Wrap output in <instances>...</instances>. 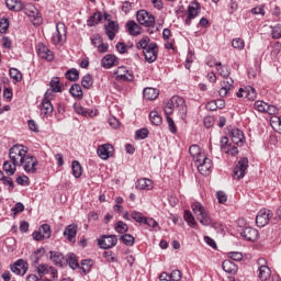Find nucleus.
<instances>
[{
	"mask_svg": "<svg viewBox=\"0 0 281 281\" xmlns=\"http://www.w3.org/2000/svg\"><path fill=\"white\" fill-rule=\"evenodd\" d=\"M175 111L180 120L188 117V105H186V100L179 95H173L164 108L165 115H172Z\"/></svg>",
	"mask_w": 281,
	"mask_h": 281,
	"instance_id": "1",
	"label": "nucleus"
},
{
	"mask_svg": "<svg viewBox=\"0 0 281 281\" xmlns=\"http://www.w3.org/2000/svg\"><path fill=\"white\" fill-rule=\"evenodd\" d=\"M136 47L137 49H143V54L147 63H155V60H157V56L159 54V46L155 42L150 43V37H143L136 44Z\"/></svg>",
	"mask_w": 281,
	"mask_h": 281,
	"instance_id": "2",
	"label": "nucleus"
},
{
	"mask_svg": "<svg viewBox=\"0 0 281 281\" xmlns=\"http://www.w3.org/2000/svg\"><path fill=\"white\" fill-rule=\"evenodd\" d=\"M29 156L27 154V147L23 145H13L9 149V158L11 159L12 164L14 166H18L21 168L23 166V161H25V158Z\"/></svg>",
	"mask_w": 281,
	"mask_h": 281,
	"instance_id": "3",
	"label": "nucleus"
},
{
	"mask_svg": "<svg viewBox=\"0 0 281 281\" xmlns=\"http://www.w3.org/2000/svg\"><path fill=\"white\" fill-rule=\"evenodd\" d=\"M22 10L33 25H41L43 23V16L41 15L38 9H36L34 4L26 3L25 5H23Z\"/></svg>",
	"mask_w": 281,
	"mask_h": 281,
	"instance_id": "4",
	"label": "nucleus"
},
{
	"mask_svg": "<svg viewBox=\"0 0 281 281\" xmlns=\"http://www.w3.org/2000/svg\"><path fill=\"white\" fill-rule=\"evenodd\" d=\"M53 45H65L67 41V26L63 22L56 24V30L50 38Z\"/></svg>",
	"mask_w": 281,
	"mask_h": 281,
	"instance_id": "5",
	"label": "nucleus"
},
{
	"mask_svg": "<svg viewBox=\"0 0 281 281\" xmlns=\"http://www.w3.org/2000/svg\"><path fill=\"white\" fill-rule=\"evenodd\" d=\"M52 100H54V94L52 91H46L42 103L40 104L42 117H47V115H52L54 113V105L52 104Z\"/></svg>",
	"mask_w": 281,
	"mask_h": 281,
	"instance_id": "6",
	"label": "nucleus"
},
{
	"mask_svg": "<svg viewBox=\"0 0 281 281\" xmlns=\"http://www.w3.org/2000/svg\"><path fill=\"white\" fill-rule=\"evenodd\" d=\"M136 20L138 21L139 25H144V27H155L156 25L155 15L146 10L137 11Z\"/></svg>",
	"mask_w": 281,
	"mask_h": 281,
	"instance_id": "7",
	"label": "nucleus"
},
{
	"mask_svg": "<svg viewBox=\"0 0 281 281\" xmlns=\"http://www.w3.org/2000/svg\"><path fill=\"white\" fill-rule=\"evenodd\" d=\"M116 80L121 82H133L135 80V75L133 70L128 69L126 66H121L114 72Z\"/></svg>",
	"mask_w": 281,
	"mask_h": 281,
	"instance_id": "8",
	"label": "nucleus"
},
{
	"mask_svg": "<svg viewBox=\"0 0 281 281\" xmlns=\"http://www.w3.org/2000/svg\"><path fill=\"white\" fill-rule=\"evenodd\" d=\"M249 168V159L243 157L237 161V165L234 168V179H243L247 175V169Z\"/></svg>",
	"mask_w": 281,
	"mask_h": 281,
	"instance_id": "9",
	"label": "nucleus"
},
{
	"mask_svg": "<svg viewBox=\"0 0 281 281\" xmlns=\"http://www.w3.org/2000/svg\"><path fill=\"white\" fill-rule=\"evenodd\" d=\"M32 237L33 240H36L37 243L52 238V226H49V224L41 225L38 231L33 232Z\"/></svg>",
	"mask_w": 281,
	"mask_h": 281,
	"instance_id": "10",
	"label": "nucleus"
},
{
	"mask_svg": "<svg viewBox=\"0 0 281 281\" xmlns=\"http://www.w3.org/2000/svg\"><path fill=\"white\" fill-rule=\"evenodd\" d=\"M22 166L26 175H36V166H38V159L29 154V156L24 158Z\"/></svg>",
	"mask_w": 281,
	"mask_h": 281,
	"instance_id": "11",
	"label": "nucleus"
},
{
	"mask_svg": "<svg viewBox=\"0 0 281 281\" xmlns=\"http://www.w3.org/2000/svg\"><path fill=\"white\" fill-rule=\"evenodd\" d=\"M117 245V236L115 235H102L98 239V246L100 249H113Z\"/></svg>",
	"mask_w": 281,
	"mask_h": 281,
	"instance_id": "12",
	"label": "nucleus"
},
{
	"mask_svg": "<svg viewBox=\"0 0 281 281\" xmlns=\"http://www.w3.org/2000/svg\"><path fill=\"white\" fill-rule=\"evenodd\" d=\"M195 166L200 175H203L204 177H207V175L212 172V159L207 158L206 156L200 158L199 161L195 162Z\"/></svg>",
	"mask_w": 281,
	"mask_h": 281,
	"instance_id": "13",
	"label": "nucleus"
},
{
	"mask_svg": "<svg viewBox=\"0 0 281 281\" xmlns=\"http://www.w3.org/2000/svg\"><path fill=\"white\" fill-rule=\"evenodd\" d=\"M257 265L259 266L258 271H259V280L261 281H267L271 278V269L269 266H267V260L265 258H259L257 260Z\"/></svg>",
	"mask_w": 281,
	"mask_h": 281,
	"instance_id": "14",
	"label": "nucleus"
},
{
	"mask_svg": "<svg viewBox=\"0 0 281 281\" xmlns=\"http://www.w3.org/2000/svg\"><path fill=\"white\" fill-rule=\"evenodd\" d=\"M200 12H201V4H199V2H192L188 7L186 25H192V20L196 19Z\"/></svg>",
	"mask_w": 281,
	"mask_h": 281,
	"instance_id": "15",
	"label": "nucleus"
},
{
	"mask_svg": "<svg viewBox=\"0 0 281 281\" xmlns=\"http://www.w3.org/2000/svg\"><path fill=\"white\" fill-rule=\"evenodd\" d=\"M114 150L115 149L113 148V145L106 143L98 147L97 154H98V157H100V159H103V161H106V159H111V157H113Z\"/></svg>",
	"mask_w": 281,
	"mask_h": 281,
	"instance_id": "16",
	"label": "nucleus"
},
{
	"mask_svg": "<svg viewBox=\"0 0 281 281\" xmlns=\"http://www.w3.org/2000/svg\"><path fill=\"white\" fill-rule=\"evenodd\" d=\"M237 98H247L250 102H254L256 98H258V93L256 92V89L251 86H247L245 88H239L238 92L236 93Z\"/></svg>",
	"mask_w": 281,
	"mask_h": 281,
	"instance_id": "17",
	"label": "nucleus"
},
{
	"mask_svg": "<svg viewBox=\"0 0 281 281\" xmlns=\"http://www.w3.org/2000/svg\"><path fill=\"white\" fill-rule=\"evenodd\" d=\"M271 218V211L267 209H262L258 212L256 216V223L258 227H265L269 225V221Z\"/></svg>",
	"mask_w": 281,
	"mask_h": 281,
	"instance_id": "18",
	"label": "nucleus"
},
{
	"mask_svg": "<svg viewBox=\"0 0 281 281\" xmlns=\"http://www.w3.org/2000/svg\"><path fill=\"white\" fill-rule=\"evenodd\" d=\"M37 55L40 58H42L43 60H47L48 63H52V60H54V52H52V49H49V47H47L43 43H40L37 45Z\"/></svg>",
	"mask_w": 281,
	"mask_h": 281,
	"instance_id": "19",
	"label": "nucleus"
},
{
	"mask_svg": "<svg viewBox=\"0 0 281 281\" xmlns=\"http://www.w3.org/2000/svg\"><path fill=\"white\" fill-rule=\"evenodd\" d=\"M10 269L15 276H25V273H27V263L25 260L19 259L10 266Z\"/></svg>",
	"mask_w": 281,
	"mask_h": 281,
	"instance_id": "20",
	"label": "nucleus"
},
{
	"mask_svg": "<svg viewBox=\"0 0 281 281\" xmlns=\"http://www.w3.org/2000/svg\"><path fill=\"white\" fill-rule=\"evenodd\" d=\"M64 236L68 243H76V236H78V224H69L66 226Z\"/></svg>",
	"mask_w": 281,
	"mask_h": 281,
	"instance_id": "21",
	"label": "nucleus"
},
{
	"mask_svg": "<svg viewBox=\"0 0 281 281\" xmlns=\"http://www.w3.org/2000/svg\"><path fill=\"white\" fill-rule=\"evenodd\" d=\"M232 89H234V79L226 78L222 81V88L218 91L220 98H227Z\"/></svg>",
	"mask_w": 281,
	"mask_h": 281,
	"instance_id": "22",
	"label": "nucleus"
},
{
	"mask_svg": "<svg viewBox=\"0 0 281 281\" xmlns=\"http://www.w3.org/2000/svg\"><path fill=\"white\" fill-rule=\"evenodd\" d=\"M50 260L56 267H67V257L63 252L49 251Z\"/></svg>",
	"mask_w": 281,
	"mask_h": 281,
	"instance_id": "23",
	"label": "nucleus"
},
{
	"mask_svg": "<svg viewBox=\"0 0 281 281\" xmlns=\"http://www.w3.org/2000/svg\"><path fill=\"white\" fill-rule=\"evenodd\" d=\"M231 139L235 146H243L245 142V134L238 128L231 130Z\"/></svg>",
	"mask_w": 281,
	"mask_h": 281,
	"instance_id": "24",
	"label": "nucleus"
},
{
	"mask_svg": "<svg viewBox=\"0 0 281 281\" xmlns=\"http://www.w3.org/2000/svg\"><path fill=\"white\" fill-rule=\"evenodd\" d=\"M240 234L243 238H245V240H249L251 243H254V240H258V236H259L258 229L254 227H245Z\"/></svg>",
	"mask_w": 281,
	"mask_h": 281,
	"instance_id": "25",
	"label": "nucleus"
},
{
	"mask_svg": "<svg viewBox=\"0 0 281 281\" xmlns=\"http://www.w3.org/2000/svg\"><path fill=\"white\" fill-rule=\"evenodd\" d=\"M120 30V25L115 21H110L108 25H105V34L110 41H113L115 38V35L117 34Z\"/></svg>",
	"mask_w": 281,
	"mask_h": 281,
	"instance_id": "26",
	"label": "nucleus"
},
{
	"mask_svg": "<svg viewBox=\"0 0 281 281\" xmlns=\"http://www.w3.org/2000/svg\"><path fill=\"white\" fill-rule=\"evenodd\" d=\"M74 111L78 115H82L83 117H95V115H97L95 111H93L92 109L86 110L85 108H82V105H80V103L74 104Z\"/></svg>",
	"mask_w": 281,
	"mask_h": 281,
	"instance_id": "27",
	"label": "nucleus"
},
{
	"mask_svg": "<svg viewBox=\"0 0 281 281\" xmlns=\"http://www.w3.org/2000/svg\"><path fill=\"white\" fill-rule=\"evenodd\" d=\"M116 63L117 57L115 55L108 54L101 59V67L104 69H112V67H115Z\"/></svg>",
	"mask_w": 281,
	"mask_h": 281,
	"instance_id": "28",
	"label": "nucleus"
},
{
	"mask_svg": "<svg viewBox=\"0 0 281 281\" xmlns=\"http://www.w3.org/2000/svg\"><path fill=\"white\" fill-rule=\"evenodd\" d=\"M189 155L192 157L194 164H196V161L205 157V154L201 151V147L195 144L189 147Z\"/></svg>",
	"mask_w": 281,
	"mask_h": 281,
	"instance_id": "29",
	"label": "nucleus"
},
{
	"mask_svg": "<svg viewBox=\"0 0 281 281\" xmlns=\"http://www.w3.org/2000/svg\"><path fill=\"white\" fill-rule=\"evenodd\" d=\"M222 269L225 273H229L231 276H236L238 272V266L229 259L223 261Z\"/></svg>",
	"mask_w": 281,
	"mask_h": 281,
	"instance_id": "30",
	"label": "nucleus"
},
{
	"mask_svg": "<svg viewBox=\"0 0 281 281\" xmlns=\"http://www.w3.org/2000/svg\"><path fill=\"white\" fill-rule=\"evenodd\" d=\"M5 4L11 12H21L23 10V2L21 0H5Z\"/></svg>",
	"mask_w": 281,
	"mask_h": 281,
	"instance_id": "31",
	"label": "nucleus"
},
{
	"mask_svg": "<svg viewBox=\"0 0 281 281\" xmlns=\"http://www.w3.org/2000/svg\"><path fill=\"white\" fill-rule=\"evenodd\" d=\"M183 218L189 227H192V229H199V224L196 223V220H194V215H192L190 210L184 211Z\"/></svg>",
	"mask_w": 281,
	"mask_h": 281,
	"instance_id": "32",
	"label": "nucleus"
},
{
	"mask_svg": "<svg viewBox=\"0 0 281 281\" xmlns=\"http://www.w3.org/2000/svg\"><path fill=\"white\" fill-rule=\"evenodd\" d=\"M136 190H153V180L140 178L136 182Z\"/></svg>",
	"mask_w": 281,
	"mask_h": 281,
	"instance_id": "33",
	"label": "nucleus"
},
{
	"mask_svg": "<svg viewBox=\"0 0 281 281\" xmlns=\"http://www.w3.org/2000/svg\"><path fill=\"white\" fill-rule=\"evenodd\" d=\"M143 98L145 100H157V98H159V90L155 88H145L143 90Z\"/></svg>",
	"mask_w": 281,
	"mask_h": 281,
	"instance_id": "34",
	"label": "nucleus"
},
{
	"mask_svg": "<svg viewBox=\"0 0 281 281\" xmlns=\"http://www.w3.org/2000/svg\"><path fill=\"white\" fill-rule=\"evenodd\" d=\"M126 27L132 36H139V34H142V26L135 21H128Z\"/></svg>",
	"mask_w": 281,
	"mask_h": 281,
	"instance_id": "35",
	"label": "nucleus"
},
{
	"mask_svg": "<svg viewBox=\"0 0 281 281\" xmlns=\"http://www.w3.org/2000/svg\"><path fill=\"white\" fill-rule=\"evenodd\" d=\"M66 260H67V265H69L72 271H76V269H80V263H78V257L76 256V254L70 252L66 255Z\"/></svg>",
	"mask_w": 281,
	"mask_h": 281,
	"instance_id": "36",
	"label": "nucleus"
},
{
	"mask_svg": "<svg viewBox=\"0 0 281 281\" xmlns=\"http://www.w3.org/2000/svg\"><path fill=\"white\" fill-rule=\"evenodd\" d=\"M69 93L72 95V98H76V100H82L83 98L82 88L78 83H74L70 87Z\"/></svg>",
	"mask_w": 281,
	"mask_h": 281,
	"instance_id": "37",
	"label": "nucleus"
},
{
	"mask_svg": "<svg viewBox=\"0 0 281 281\" xmlns=\"http://www.w3.org/2000/svg\"><path fill=\"white\" fill-rule=\"evenodd\" d=\"M49 87L52 94L54 95V93H60L63 91V89L60 88V78L58 77H53L50 82H49Z\"/></svg>",
	"mask_w": 281,
	"mask_h": 281,
	"instance_id": "38",
	"label": "nucleus"
},
{
	"mask_svg": "<svg viewBox=\"0 0 281 281\" xmlns=\"http://www.w3.org/2000/svg\"><path fill=\"white\" fill-rule=\"evenodd\" d=\"M45 256V248H40L35 250L31 256H30V261L32 265H38L41 262V258Z\"/></svg>",
	"mask_w": 281,
	"mask_h": 281,
	"instance_id": "39",
	"label": "nucleus"
},
{
	"mask_svg": "<svg viewBox=\"0 0 281 281\" xmlns=\"http://www.w3.org/2000/svg\"><path fill=\"white\" fill-rule=\"evenodd\" d=\"M71 170L75 179H80L82 177V166L80 165V161L74 160L71 162Z\"/></svg>",
	"mask_w": 281,
	"mask_h": 281,
	"instance_id": "40",
	"label": "nucleus"
},
{
	"mask_svg": "<svg viewBox=\"0 0 281 281\" xmlns=\"http://www.w3.org/2000/svg\"><path fill=\"white\" fill-rule=\"evenodd\" d=\"M16 167H19V165H14L12 160H7L3 162V170L9 177H12V175L16 172Z\"/></svg>",
	"mask_w": 281,
	"mask_h": 281,
	"instance_id": "41",
	"label": "nucleus"
},
{
	"mask_svg": "<svg viewBox=\"0 0 281 281\" xmlns=\"http://www.w3.org/2000/svg\"><path fill=\"white\" fill-rule=\"evenodd\" d=\"M191 210L196 217L207 212L205 206H203L201 202H193L191 205Z\"/></svg>",
	"mask_w": 281,
	"mask_h": 281,
	"instance_id": "42",
	"label": "nucleus"
},
{
	"mask_svg": "<svg viewBox=\"0 0 281 281\" xmlns=\"http://www.w3.org/2000/svg\"><path fill=\"white\" fill-rule=\"evenodd\" d=\"M198 221L204 227H210V225H212V217H210L209 211H206L205 213H202V215H198Z\"/></svg>",
	"mask_w": 281,
	"mask_h": 281,
	"instance_id": "43",
	"label": "nucleus"
},
{
	"mask_svg": "<svg viewBox=\"0 0 281 281\" xmlns=\"http://www.w3.org/2000/svg\"><path fill=\"white\" fill-rule=\"evenodd\" d=\"M66 79L69 80L70 82H76V80L80 79V71L78 69L72 68L70 70H67L66 74Z\"/></svg>",
	"mask_w": 281,
	"mask_h": 281,
	"instance_id": "44",
	"label": "nucleus"
},
{
	"mask_svg": "<svg viewBox=\"0 0 281 281\" xmlns=\"http://www.w3.org/2000/svg\"><path fill=\"white\" fill-rule=\"evenodd\" d=\"M270 125L272 126L273 131H276V133L281 135V116H271Z\"/></svg>",
	"mask_w": 281,
	"mask_h": 281,
	"instance_id": "45",
	"label": "nucleus"
},
{
	"mask_svg": "<svg viewBox=\"0 0 281 281\" xmlns=\"http://www.w3.org/2000/svg\"><path fill=\"white\" fill-rule=\"evenodd\" d=\"M215 66L217 67V72L224 80L229 78V66H223L221 63H216Z\"/></svg>",
	"mask_w": 281,
	"mask_h": 281,
	"instance_id": "46",
	"label": "nucleus"
},
{
	"mask_svg": "<svg viewBox=\"0 0 281 281\" xmlns=\"http://www.w3.org/2000/svg\"><path fill=\"white\" fill-rule=\"evenodd\" d=\"M102 22V13L97 12L87 21L89 27H93V25H98V23Z\"/></svg>",
	"mask_w": 281,
	"mask_h": 281,
	"instance_id": "47",
	"label": "nucleus"
},
{
	"mask_svg": "<svg viewBox=\"0 0 281 281\" xmlns=\"http://www.w3.org/2000/svg\"><path fill=\"white\" fill-rule=\"evenodd\" d=\"M81 86L83 89H91L93 87V77L90 74H87L81 79Z\"/></svg>",
	"mask_w": 281,
	"mask_h": 281,
	"instance_id": "48",
	"label": "nucleus"
},
{
	"mask_svg": "<svg viewBox=\"0 0 281 281\" xmlns=\"http://www.w3.org/2000/svg\"><path fill=\"white\" fill-rule=\"evenodd\" d=\"M91 267H93V260L91 259H83L81 260V271L82 273H85V276H87V273H89V271H91Z\"/></svg>",
	"mask_w": 281,
	"mask_h": 281,
	"instance_id": "49",
	"label": "nucleus"
},
{
	"mask_svg": "<svg viewBox=\"0 0 281 281\" xmlns=\"http://www.w3.org/2000/svg\"><path fill=\"white\" fill-rule=\"evenodd\" d=\"M149 120L154 126H159L162 122L161 116L159 115V112L157 111H151L149 113Z\"/></svg>",
	"mask_w": 281,
	"mask_h": 281,
	"instance_id": "50",
	"label": "nucleus"
},
{
	"mask_svg": "<svg viewBox=\"0 0 281 281\" xmlns=\"http://www.w3.org/2000/svg\"><path fill=\"white\" fill-rule=\"evenodd\" d=\"M232 47H234V49H238V52H243V49H245V40L240 37L233 38Z\"/></svg>",
	"mask_w": 281,
	"mask_h": 281,
	"instance_id": "51",
	"label": "nucleus"
},
{
	"mask_svg": "<svg viewBox=\"0 0 281 281\" xmlns=\"http://www.w3.org/2000/svg\"><path fill=\"white\" fill-rule=\"evenodd\" d=\"M9 76L10 78H12V80H14L15 82H21V80H23V74H21L19 71V69L16 68H11L9 70Z\"/></svg>",
	"mask_w": 281,
	"mask_h": 281,
	"instance_id": "52",
	"label": "nucleus"
},
{
	"mask_svg": "<svg viewBox=\"0 0 281 281\" xmlns=\"http://www.w3.org/2000/svg\"><path fill=\"white\" fill-rule=\"evenodd\" d=\"M120 240L124 243L127 247H133L135 245V237L131 234H124L121 236Z\"/></svg>",
	"mask_w": 281,
	"mask_h": 281,
	"instance_id": "53",
	"label": "nucleus"
},
{
	"mask_svg": "<svg viewBox=\"0 0 281 281\" xmlns=\"http://www.w3.org/2000/svg\"><path fill=\"white\" fill-rule=\"evenodd\" d=\"M36 271H37L40 278H43V276H47L49 273V265H47V263H40L36 267Z\"/></svg>",
	"mask_w": 281,
	"mask_h": 281,
	"instance_id": "54",
	"label": "nucleus"
},
{
	"mask_svg": "<svg viewBox=\"0 0 281 281\" xmlns=\"http://www.w3.org/2000/svg\"><path fill=\"white\" fill-rule=\"evenodd\" d=\"M268 104L265 101H256L254 104L255 111H258L259 113H266L268 109Z\"/></svg>",
	"mask_w": 281,
	"mask_h": 281,
	"instance_id": "55",
	"label": "nucleus"
},
{
	"mask_svg": "<svg viewBox=\"0 0 281 281\" xmlns=\"http://www.w3.org/2000/svg\"><path fill=\"white\" fill-rule=\"evenodd\" d=\"M115 232L117 234H126V232H128V225L122 221H119L115 225Z\"/></svg>",
	"mask_w": 281,
	"mask_h": 281,
	"instance_id": "56",
	"label": "nucleus"
},
{
	"mask_svg": "<svg viewBox=\"0 0 281 281\" xmlns=\"http://www.w3.org/2000/svg\"><path fill=\"white\" fill-rule=\"evenodd\" d=\"M131 216L136 223H140L143 225H144V222L146 221V216H144L142 212L132 211Z\"/></svg>",
	"mask_w": 281,
	"mask_h": 281,
	"instance_id": "57",
	"label": "nucleus"
},
{
	"mask_svg": "<svg viewBox=\"0 0 281 281\" xmlns=\"http://www.w3.org/2000/svg\"><path fill=\"white\" fill-rule=\"evenodd\" d=\"M10 27V20L8 18H2L0 20V34H5Z\"/></svg>",
	"mask_w": 281,
	"mask_h": 281,
	"instance_id": "58",
	"label": "nucleus"
},
{
	"mask_svg": "<svg viewBox=\"0 0 281 281\" xmlns=\"http://www.w3.org/2000/svg\"><path fill=\"white\" fill-rule=\"evenodd\" d=\"M224 153L226 155H231L232 157H236V155H238V147H236V145H233L232 143H229L228 148L224 149Z\"/></svg>",
	"mask_w": 281,
	"mask_h": 281,
	"instance_id": "59",
	"label": "nucleus"
},
{
	"mask_svg": "<svg viewBox=\"0 0 281 281\" xmlns=\"http://www.w3.org/2000/svg\"><path fill=\"white\" fill-rule=\"evenodd\" d=\"M148 128H140L135 132L136 139H146L148 137Z\"/></svg>",
	"mask_w": 281,
	"mask_h": 281,
	"instance_id": "60",
	"label": "nucleus"
},
{
	"mask_svg": "<svg viewBox=\"0 0 281 281\" xmlns=\"http://www.w3.org/2000/svg\"><path fill=\"white\" fill-rule=\"evenodd\" d=\"M143 225H148V227H153V229H158L159 227V223L151 217H145Z\"/></svg>",
	"mask_w": 281,
	"mask_h": 281,
	"instance_id": "61",
	"label": "nucleus"
},
{
	"mask_svg": "<svg viewBox=\"0 0 281 281\" xmlns=\"http://www.w3.org/2000/svg\"><path fill=\"white\" fill-rule=\"evenodd\" d=\"M166 120H167V124L170 133H177V125L175 124V120H172L170 115H166Z\"/></svg>",
	"mask_w": 281,
	"mask_h": 281,
	"instance_id": "62",
	"label": "nucleus"
},
{
	"mask_svg": "<svg viewBox=\"0 0 281 281\" xmlns=\"http://www.w3.org/2000/svg\"><path fill=\"white\" fill-rule=\"evenodd\" d=\"M181 270H172L169 274V281H181Z\"/></svg>",
	"mask_w": 281,
	"mask_h": 281,
	"instance_id": "63",
	"label": "nucleus"
},
{
	"mask_svg": "<svg viewBox=\"0 0 281 281\" xmlns=\"http://www.w3.org/2000/svg\"><path fill=\"white\" fill-rule=\"evenodd\" d=\"M272 38H281V24H277L276 26H272Z\"/></svg>",
	"mask_w": 281,
	"mask_h": 281,
	"instance_id": "64",
	"label": "nucleus"
}]
</instances>
